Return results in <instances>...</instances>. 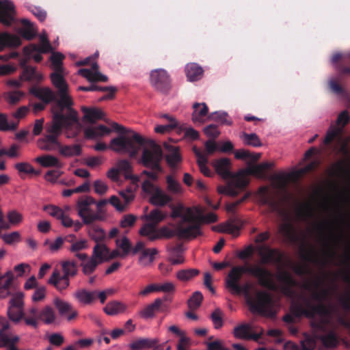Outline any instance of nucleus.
<instances>
[{"instance_id":"f257e3e1","label":"nucleus","mask_w":350,"mask_h":350,"mask_svg":"<svg viewBox=\"0 0 350 350\" xmlns=\"http://www.w3.org/2000/svg\"><path fill=\"white\" fill-rule=\"evenodd\" d=\"M323 278L317 277L312 282H306L304 284V288L312 291L311 297L318 304L314 305L310 299H305L304 304L293 305L291 311L295 317L305 316L308 318H313L316 314L327 317L333 312L334 306L332 305L327 306L323 303L329 295V291L323 287Z\"/></svg>"},{"instance_id":"f03ea898","label":"nucleus","mask_w":350,"mask_h":350,"mask_svg":"<svg viewBox=\"0 0 350 350\" xmlns=\"http://www.w3.org/2000/svg\"><path fill=\"white\" fill-rule=\"evenodd\" d=\"M245 273L256 278L260 286L271 291L276 289L273 273L268 269L259 265H236L231 268L225 279V286L230 293L234 290L239 289L241 279Z\"/></svg>"},{"instance_id":"7ed1b4c3","label":"nucleus","mask_w":350,"mask_h":350,"mask_svg":"<svg viewBox=\"0 0 350 350\" xmlns=\"http://www.w3.org/2000/svg\"><path fill=\"white\" fill-rule=\"evenodd\" d=\"M258 254L263 265H271L278 267L276 278L282 284V291L286 295L292 293V288L297 285L291 273L283 269L285 254L278 248L271 247L267 245H260L256 247Z\"/></svg>"},{"instance_id":"20e7f679","label":"nucleus","mask_w":350,"mask_h":350,"mask_svg":"<svg viewBox=\"0 0 350 350\" xmlns=\"http://www.w3.org/2000/svg\"><path fill=\"white\" fill-rule=\"evenodd\" d=\"M111 127L121 133L110 142L109 148L116 152L128 153L130 157L133 158L137 156L141 147L146 144V140L139 134L128 131L116 122H113Z\"/></svg>"},{"instance_id":"39448f33","label":"nucleus","mask_w":350,"mask_h":350,"mask_svg":"<svg viewBox=\"0 0 350 350\" xmlns=\"http://www.w3.org/2000/svg\"><path fill=\"white\" fill-rule=\"evenodd\" d=\"M230 160L228 158H221L212 161V165L215 172L224 179L228 180L225 185L217 187L218 192L234 197L246 188L249 182L243 176H233L230 171Z\"/></svg>"},{"instance_id":"423d86ee","label":"nucleus","mask_w":350,"mask_h":350,"mask_svg":"<svg viewBox=\"0 0 350 350\" xmlns=\"http://www.w3.org/2000/svg\"><path fill=\"white\" fill-rule=\"evenodd\" d=\"M12 291V298L9 301L8 306L7 314L9 319L13 323L17 324L22 320L27 326L33 328H38V323L35 316L38 313L36 307H31L25 312L24 311V294L22 292Z\"/></svg>"},{"instance_id":"0eeeda50","label":"nucleus","mask_w":350,"mask_h":350,"mask_svg":"<svg viewBox=\"0 0 350 350\" xmlns=\"http://www.w3.org/2000/svg\"><path fill=\"white\" fill-rule=\"evenodd\" d=\"M108 202L107 200H101L96 202L91 196L80 198L77 201V209L83 223L90 225L97 221H105L107 213L104 206Z\"/></svg>"},{"instance_id":"6e6552de","label":"nucleus","mask_w":350,"mask_h":350,"mask_svg":"<svg viewBox=\"0 0 350 350\" xmlns=\"http://www.w3.org/2000/svg\"><path fill=\"white\" fill-rule=\"evenodd\" d=\"M172 228L167 226H163L159 230L154 228V225L144 224L139 231V233L142 237H146L150 241L159 239L162 237L171 239L177 237L179 239H193L191 230L194 228H189V226H181L176 224H170Z\"/></svg>"},{"instance_id":"1a4fd4ad","label":"nucleus","mask_w":350,"mask_h":350,"mask_svg":"<svg viewBox=\"0 0 350 350\" xmlns=\"http://www.w3.org/2000/svg\"><path fill=\"white\" fill-rule=\"evenodd\" d=\"M252 312L262 315L273 316V301L270 293L265 291H258L254 297L248 298L247 301Z\"/></svg>"},{"instance_id":"9d476101","label":"nucleus","mask_w":350,"mask_h":350,"mask_svg":"<svg viewBox=\"0 0 350 350\" xmlns=\"http://www.w3.org/2000/svg\"><path fill=\"white\" fill-rule=\"evenodd\" d=\"M142 189L145 193L150 196L149 202L152 205L164 206L172 200L171 196L149 180H145L142 183Z\"/></svg>"},{"instance_id":"9b49d317","label":"nucleus","mask_w":350,"mask_h":350,"mask_svg":"<svg viewBox=\"0 0 350 350\" xmlns=\"http://www.w3.org/2000/svg\"><path fill=\"white\" fill-rule=\"evenodd\" d=\"M152 149H144L141 162L144 166L150 168L152 171L162 172L163 169L160 165L163 156L162 150L154 142H152Z\"/></svg>"},{"instance_id":"f8f14e48","label":"nucleus","mask_w":350,"mask_h":350,"mask_svg":"<svg viewBox=\"0 0 350 350\" xmlns=\"http://www.w3.org/2000/svg\"><path fill=\"white\" fill-rule=\"evenodd\" d=\"M59 98L56 96V100H54L58 110L55 112H62L64 113V116L68 118L72 121H79L78 113L72 106L73 101L71 97L68 94V90H62L57 92Z\"/></svg>"},{"instance_id":"ddd939ff","label":"nucleus","mask_w":350,"mask_h":350,"mask_svg":"<svg viewBox=\"0 0 350 350\" xmlns=\"http://www.w3.org/2000/svg\"><path fill=\"white\" fill-rule=\"evenodd\" d=\"M76 127L77 130L80 128L79 121H72L68 118L64 116L62 112L53 113V122L51 126L49 128L48 132L59 137L62 132V129H72Z\"/></svg>"},{"instance_id":"4468645a","label":"nucleus","mask_w":350,"mask_h":350,"mask_svg":"<svg viewBox=\"0 0 350 350\" xmlns=\"http://www.w3.org/2000/svg\"><path fill=\"white\" fill-rule=\"evenodd\" d=\"M151 85L158 91L167 93L171 88V79L167 72L161 68L155 69L150 72Z\"/></svg>"},{"instance_id":"2eb2a0df","label":"nucleus","mask_w":350,"mask_h":350,"mask_svg":"<svg viewBox=\"0 0 350 350\" xmlns=\"http://www.w3.org/2000/svg\"><path fill=\"white\" fill-rule=\"evenodd\" d=\"M193 213L192 208H185L183 205L179 204L172 207L171 217L173 219L180 218V220L175 224L181 226H187L192 224Z\"/></svg>"},{"instance_id":"dca6fc26","label":"nucleus","mask_w":350,"mask_h":350,"mask_svg":"<svg viewBox=\"0 0 350 350\" xmlns=\"http://www.w3.org/2000/svg\"><path fill=\"white\" fill-rule=\"evenodd\" d=\"M217 221V216L213 213H209L205 215L202 214L196 215L193 213V222L190 224L189 228H194L191 230L193 237L196 239L198 236L202 235L201 226L203 224H211Z\"/></svg>"},{"instance_id":"f3484780","label":"nucleus","mask_w":350,"mask_h":350,"mask_svg":"<svg viewBox=\"0 0 350 350\" xmlns=\"http://www.w3.org/2000/svg\"><path fill=\"white\" fill-rule=\"evenodd\" d=\"M258 200L261 205L267 206L271 212H280V204L270 193L267 187H260L258 191Z\"/></svg>"},{"instance_id":"a211bd4d","label":"nucleus","mask_w":350,"mask_h":350,"mask_svg":"<svg viewBox=\"0 0 350 350\" xmlns=\"http://www.w3.org/2000/svg\"><path fill=\"white\" fill-rule=\"evenodd\" d=\"M14 5L10 0H0V22L10 26L14 21Z\"/></svg>"},{"instance_id":"6ab92c4d","label":"nucleus","mask_w":350,"mask_h":350,"mask_svg":"<svg viewBox=\"0 0 350 350\" xmlns=\"http://www.w3.org/2000/svg\"><path fill=\"white\" fill-rule=\"evenodd\" d=\"M16 291L14 274L11 271L0 276V299H6Z\"/></svg>"},{"instance_id":"aec40b11","label":"nucleus","mask_w":350,"mask_h":350,"mask_svg":"<svg viewBox=\"0 0 350 350\" xmlns=\"http://www.w3.org/2000/svg\"><path fill=\"white\" fill-rule=\"evenodd\" d=\"M53 304L59 315L66 317L68 321L75 319L78 316V312L71 304L59 298L54 299Z\"/></svg>"},{"instance_id":"412c9836","label":"nucleus","mask_w":350,"mask_h":350,"mask_svg":"<svg viewBox=\"0 0 350 350\" xmlns=\"http://www.w3.org/2000/svg\"><path fill=\"white\" fill-rule=\"evenodd\" d=\"M233 333L234 336L239 339L258 341L263 334V330L261 329L260 333H253L252 327L249 324L243 323L234 327Z\"/></svg>"},{"instance_id":"4be33fe9","label":"nucleus","mask_w":350,"mask_h":350,"mask_svg":"<svg viewBox=\"0 0 350 350\" xmlns=\"http://www.w3.org/2000/svg\"><path fill=\"white\" fill-rule=\"evenodd\" d=\"M29 92L47 105L56 100V93L49 88L33 87Z\"/></svg>"},{"instance_id":"5701e85b","label":"nucleus","mask_w":350,"mask_h":350,"mask_svg":"<svg viewBox=\"0 0 350 350\" xmlns=\"http://www.w3.org/2000/svg\"><path fill=\"white\" fill-rule=\"evenodd\" d=\"M157 311H167V308L163 306V299L161 298L156 299L153 303L145 307L140 311L139 314L144 319H149L153 317Z\"/></svg>"},{"instance_id":"b1692460","label":"nucleus","mask_w":350,"mask_h":350,"mask_svg":"<svg viewBox=\"0 0 350 350\" xmlns=\"http://www.w3.org/2000/svg\"><path fill=\"white\" fill-rule=\"evenodd\" d=\"M52 50V46L49 40L45 37L40 38V44L38 46L36 44H30L23 48V53L25 55H31L33 52H40L47 53Z\"/></svg>"},{"instance_id":"393cba45","label":"nucleus","mask_w":350,"mask_h":350,"mask_svg":"<svg viewBox=\"0 0 350 350\" xmlns=\"http://www.w3.org/2000/svg\"><path fill=\"white\" fill-rule=\"evenodd\" d=\"M273 165V163L269 162H263L258 165H254L249 163L247 168V173L260 178H264L266 177L265 172L271 169Z\"/></svg>"},{"instance_id":"a878e982","label":"nucleus","mask_w":350,"mask_h":350,"mask_svg":"<svg viewBox=\"0 0 350 350\" xmlns=\"http://www.w3.org/2000/svg\"><path fill=\"white\" fill-rule=\"evenodd\" d=\"M37 322L43 321L46 325L53 323L57 318L54 309L50 306H45L40 311L38 310L37 314L35 316Z\"/></svg>"},{"instance_id":"bb28decb","label":"nucleus","mask_w":350,"mask_h":350,"mask_svg":"<svg viewBox=\"0 0 350 350\" xmlns=\"http://www.w3.org/2000/svg\"><path fill=\"white\" fill-rule=\"evenodd\" d=\"M21 44V38L8 32L0 33V51L5 47H18Z\"/></svg>"},{"instance_id":"cd10ccee","label":"nucleus","mask_w":350,"mask_h":350,"mask_svg":"<svg viewBox=\"0 0 350 350\" xmlns=\"http://www.w3.org/2000/svg\"><path fill=\"white\" fill-rule=\"evenodd\" d=\"M49 284L54 286L57 290L62 291L66 289L70 284L69 278L61 275L59 271L55 270L53 272L51 276L49 279Z\"/></svg>"},{"instance_id":"c85d7f7f","label":"nucleus","mask_w":350,"mask_h":350,"mask_svg":"<svg viewBox=\"0 0 350 350\" xmlns=\"http://www.w3.org/2000/svg\"><path fill=\"white\" fill-rule=\"evenodd\" d=\"M110 133L111 129L103 124L96 126H89L84 130L85 137L90 139H95Z\"/></svg>"},{"instance_id":"c756f323","label":"nucleus","mask_w":350,"mask_h":350,"mask_svg":"<svg viewBox=\"0 0 350 350\" xmlns=\"http://www.w3.org/2000/svg\"><path fill=\"white\" fill-rule=\"evenodd\" d=\"M159 340L155 338H140L129 345L130 350H147L156 346Z\"/></svg>"},{"instance_id":"7c9ffc66","label":"nucleus","mask_w":350,"mask_h":350,"mask_svg":"<svg viewBox=\"0 0 350 350\" xmlns=\"http://www.w3.org/2000/svg\"><path fill=\"white\" fill-rule=\"evenodd\" d=\"M186 76L189 81H196L202 79L204 70L196 63H190L185 67Z\"/></svg>"},{"instance_id":"2f4dec72","label":"nucleus","mask_w":350,"mask_h":350,"mask_svg":"<svg viewBox=\"0 0 350 350\" xmlns=\"http://www.w3.org/2000/svg\"><path fill=\"white\" fill-rule=\"evenodd\" d=\"M193 111L192 113V120L193 122L202 123L204 118L208 115V107L204 103H195L193 105Z\"/></svg>"},{"instance_id":"473e14b6","label":"nucleus","mask_w":350,"mask_h":350,"mask_svg":"<svg viewBox=\"0 0 350 350\" xmlns=\"http://www.w3.org/2000/svg\"><path fill=\"white\" fill-rule=\"evenodd\" d=\"M117 168L120 172H124L126 179H130L133 183H137L139 178L138 176L133 175L132 166L131 163L126 159H120L117 162Z\"/></svg>"},{"instance_id":"72a5a7b5","label":"nucleus","mask_w":350,"mask_h":350,"mask_svg":"<svg viewBox=\"0 0 350 350\" xmlns=\"http://www.w3.org/2000/svg\"><path fill=\"white\" fill-rule=\"evenodd\" d=\"M109 249L105 244L96 243L93 248L92 256L100 263L108 260Z\"/></svg>"},{"instance_id":"f704fd0d","label":"nucleus","mask_w":350,"mask_h":350,"mask_svg":"<svg viewBox=\"0 0 350 350\" xmlns=\"http://www.w3.org/2000/svg\"><path fill=\"white\" fill-rule=\"evenodd\" d=\"M81 110L84 113L83 120L91 124L103 118V113L100 109L83 107Z\"/></svg>"},{"instance_id":"c9c22d12","label":"nucleus","mask_w":350,"mask_h":350,"mask_svg":"<svg viewBox=\"0 0 350 350\" xmlns=\"http://www.w3.org/2000/svg\"><path fill=\"white\" fill-rule=\"evenodd\" d=\"M35 161L44 167H62V164L59 160L52 155L46 154L36 158Z\"/></svg>"},{"instance_id":"e433bc0d","label":"nucleus","mask_w":350,"mask_h":350,"mask_svg":"<svg viewBox=\"0 0 350 350\" xmlns=\"http://www.w3.org/2000/svg\"><path fill=\"white\" fill-rule=\"evenodd\" d=\"M79 74L92 83L97 81L106 82L108 80L107 77L100 72H93L86 68L79 70Z\"/></svg>"},{"instance_id":"4c0bfd02","label":"nucleus","mask_w":350,"mask_h":350,"mask_svg":"<svg viewBox=\"0 0 350 350\" xmlns=\"http://www.w3.org/2000/svg\"><path fill=\"white\" fill-rule=\"evenodd\" d=\"M97 291H88L85 289L77 291L74 296L81 303L83 304H90L95 300Z\"/></svg>"},{"instance_id":"58836bf2","label":"nucleus","mask_w":350,"mask_h":350,"mask_svg":"<svg viewBox=\"0 0 350 350\" xmlns=\"http://www.w3.org/2000/svg\"><path fill=\"white\" fill-rule=\"evenodd\" d=\"M63 72L54 71L50 76L52 84L57 89L58 92L68 90V84L63 76Z\"/></svg>"},{"instance_id":"ea45409f","label":"nucleus","mask_w":350,"mask_h":350,"mask_svg":"<svg viewBox=\"0 0 350 350\" xmlns=\"http://www.w3.org/2000/svg\"><path fill=\"white\" fill-rule=\"evenodd\" d=\"M59 154L65 157L79 156L81 154V146L79 144L70 146L59 145L58 148Z\"/></svg>"},{"instance_id":"a19ab883","label":"nucleus","mask_w":350,"mask_h":350,"mask_svg":"<svg viewBox=\"0 0 350 350\" xmlns=\"http://www.w3.org/2000/svg\"><path fill=\"white\" fill-rule=\"evenodd\" d=\"M88 247V242L86 240H80L72 244L70 251L75 253V256L81 260H86L88 255L85 253H80L79 251L85 250Z\"/></svg>"},{"instance_id":"79ce46f5","label":"nucleus","mask_w":350,"mask_h":350,"mask_svg":"<svg viewBox=\"0 0 350 350\" xmlns=\"http://www.w3.org/2000/svg\"><path fill=\"white\" fill-rule=\"evenodd\" d=\"M63 275L70 278L75 277L78 273L77 262L74 260H65L62 262Z\"/></svg>"},{"instance_id":"37998d69","label":"nucleus","mask_w":350,"mask_h":350,"mask_svg":"<svg viewBox=\"0 0 350 350\" xmlns=\"http://www.w3.org/2000/svg\"><path fill=\"white\" fill-rule=\"evenodd\" d=\"M170 257L169 258L172 265L183 263L184 258L182 256L183 247L181 245H176L172 247L170 250Z\"/></svg>"},{"instance_id":"c03bdc74","label":"nucleus","mask_w":350,"mask_h":350,"mask_svg":"<svg viewBox=\"0 0 350 350\" xmlns=\"http://www.w3.org/2000/svg\"><path fill=\"white\" fill-rule=\"evenodd\" d=\"M318 338L327 348L336 347L338 345V338L334 331H329L327 334L320 335Z\"/></svg>"},{"instance_id":"a18cd8bd","label":"nucleus","mask_w":350,"mask_h":350,"mask_svg":"<svg viewBox=\"0 0 350 350\" xmlns=\"http://www.w3.org/2000/svg\"><path fill=\"white\" fill-rule=\"evenodd\" d=\"M144 218L150 222L147 224L154 225V228H157V225L164 219L165 214L161 210L154 208L142 217L143 219Z\"/></svg>"},{"instance_id":"49530a36","label":"nucleus","mask_w":350,"mask_h":350,"mask_svg":"<svg viewBox=\"0 0 350 350\" xmlns=\"http://www.w3.org/2000/svg\"><path fill=\"white\" fill-rule=\"evenodd\" d=\"M20 77L22 80L35 81H39L42 78V75L37 72L36 68L30 66L23 69V72Z\"/></svg>"},{"instance_id":"de8ad7c7","label":"nucleus","mask_w":350,"mask_h":350,"mask_svg":"<svg viewBox=\"0 0 350 350\" xmlns=\"http://www.w3.org/2000/svg\"><path fill=\"white\" fill-rule=\"evenodd\" d=\"M81 267H82V271L85 275H90L94 272L98 265L101 264L97 259H95L92 256L84 260H81Z\"/></svg>"},{"instance_id":"09e8293b","label":"nucleus","mask_w":350,"mask_h":350,"mask_svg":"<svg viewBox=\"0 0 350 350\" xmlns=\"http://www.w3.org/2000/svg\"><path fill=\"white\" fill-rule=\"evenodd\" d=\"M319 164L320 163L318 160H313L306 166L295 171L292 174V176L295 178H298L308 172L315 170L319 167Z\"/></svg>"},{"instance_id":"8fccbe9b","label":"nucleus","mask_w":350,"mask_h":350,"mask_svg":"<svg viewBox=\"0 0 350 350\" xmlns=\"http://www.w3.org/2000/svg\"><path fill=\"white\" fill-rule=\"evenodd\" d=\"M89 236L96 243L103 241L105 238V232L104 230L98 226L92 225L88 230Z\"/></svg>"},{"instance_id":"3c124183","label":"nucleus","mask_w":350,"mask_h":350,"mask_svg":"<svg viewBox=\"0 0 350 350\" xmlns=\"http://www.w3.org/2000/svg\"><path fill=\"white\" fill-rule=\"evenodd\" d=\"M21 23L25 27L20 29L21 36L27 40H31L36 36V32L32 29L30 21L27 19H23Z\"/></svg>"},{"instance_id":"603ef678","label":"nucleus","mask_w":350,"mask_h":350,"mask_svg":"<svg viewBox=\"0 0 350 350\" xmlns=\"http://www.w3.org/2000/svg\"><path fill=\"white\" fill-rule=\"evenodd\" d=\"M200 273V271L197 269H182L177 272L176 278L183 282H187Z\"/></svg>"},{"instance_id":"864d4df0","label":"nucleus","mask_w":350,"mask_h":350,"mask_svg":"<svg viewBox=\"0 0 350 350\" xmlns=\"http://www.w3.org/2000/svg\"><path fill=\"white\" fill-rule=\"evenodd\" d=\"M157 254V250L155 248L153 249H145L142 251L140 257L139 262L143 264L144 266L153 262L154 256Z\"/></svg>"},{"instance_id":"5fc2aeb1","label":"nucleus","mask_w":350,"mask_h":350,"mask_svg":"<svg viewBox=\"0 0 350 350\" xmlns=\"http://www.w3.org/2000/svg\"><path fill=\"white\" fill-rule=\"evenodd\" d=\"M125 309V306L118 301H113L109 303L104 308V311L109 315H115L119 312H123Z\"/></svg>"},{"instance_id":"6e6d98bb","label":"nucleus","mask_w":350,"mask_h":350,"mask_svg":"<svg viewBox=\"0 0 350 350\" xmlns=\"http://www.w3.org/2000/svg\"><path fill=\"white\" fill-rule=\"evenodd\" d=\"M208 119L211 120L220 122L223 124L231 125L232 121L228 120V115L227 113L224 111H215L211 113L208 116Z\"/></svg>"},{"instance_id":"4d7b16f0","label":"nucleus","mask_w":350,"mask_h":350,"mask_svg":"<svg viewBox=\"0 0 350 350\" xmlns=\"http://www.w3.org/2000/svg\"><path fill=\"white\" fill-rule=\"evenodd\" d=\"M64 56L59 52L53 53L51 56V61L54 71L64 72L62 66Z\"/></svg>"},{"instance_id":"13d9d810","label":"nucleus","mask_w":350,"mask_h":350,"mask_svg":"<svg viewBox=\"0 0 350 350\" xmlns=\"http://www.w3.org/2000/svg\"><path fill=\"white\" fill-rule=\"evenodd\" d=\"M14 167L20 174L24 173L26 174L35 175L40 174L39 171H36L30 163L27 162L17 163L14 165Z\"/></svg>"},{"instance_id":"bf43d9fd","label":"nucleus","mask_w":350,"mask_h":350,"mask_svg":"<svg viewBox=\"0 0 350 350\" xmlns=\"http://www.w3.org/2000/svg\"><path fill=\"white\" fill-rule=\"evenodd\" d=\"M243 139L244 144L247 146H251L253 147H260L262 145L260 138L256 133H243Z\"/></svg>"},{"instance_id":"052dcab7","label":"nucleus","mask_w":350,"mask_h":350,"mask_svg":"<svg viewBox=\"0 0 350 350\" xmlns=\"http://www.w3.org/2000/svg\"><path fill=\"white\" fill-rule=\"evenodd\" d=\"M224 314L219 308L215 309L211 314V319L214 327L217 329L221 328L224 325Z\"/></svg>"},{"instance_id":"680f3d73","label":"nucleus","mask_w":350,"mask_h":350,"mask_svg":"<svg viewBox=\"0 0 350 350\" xmlns=\"http://www.w3.org/2000/svg\"><path fill=\"white\" fill-rule=\"evenodd\" d=\"M166 183H167V189L169 192L178 194L181 193V185L180 184L174 180L172 176L168 175L166 177Z\"/></svg>"},{"instance_id":"e2e57ef3","label":"nucleus","mask_w":350,"mask_h":350,"mask_svg":"<svg viewBox=\"0 0 350 350\" xmlns=\"http://www.w3.org/2000/svg\"><path fill=\"white\" fill-rule=\"evenodd\" d=\"M203 295L200 291H196L187 301L188 307L191 310H196L200 307Z\"/></svg>"},{"instance_id":"0e129e2a","label":"nucleus","mask_w":350,"mask_h":350,"mask_svg":"<svg viewBox=\"0 0 350 350\" xmlns=\"http://www.w3.org/2000/svg\"><path fill=\"white\" fill-rule=\"evenodd\" d=\"M18 127V123L9 124L6 114L0 113V131H14Z\"/></svg>"},{"instance_id":"69168bd1","label":"nucleus","mask_w":350,"mask_h":350,"mask_svg":"<svg viewBox=\"0 0 350 350\" xmlns=\"http://www.w3.org/2000/svg\"><path fill=\"white\" fill-rule=\"evenodd\" d=\"M342 133V128L331 127L327 131L326 136L324 139L325 144H330L334 139Z\"/></svg>"},{"instance_id":"338daca9","label":"nucleus","mask_w":350,"mask_h":350,"mask_svg":"<svg viewBox=\"0 0 350 350\" xmlns=\"http://www.w3.org/2000/svg\"><path fill=\"white\" fill-rule=\"evenodd\" d=\"M314 215V211L312 206L309 204L299 208L297 211V216L303 220H306Z\"/></svg>"},{"instance_id":"774afa93","label":"nucleus","mask_w":350,"mask_h":350,"mask_svg":"<svg viewBox=\"0 0 350 350\" xmlns=\"http://www.w3.org/2000/svg\"><path fill=\"white\" fill-rule=\"evenodd\" d=\"M172 152L166 156V161L171 167H175L181 161L178 150L176 147H172Z\"/></svg>"}]
</instances>
